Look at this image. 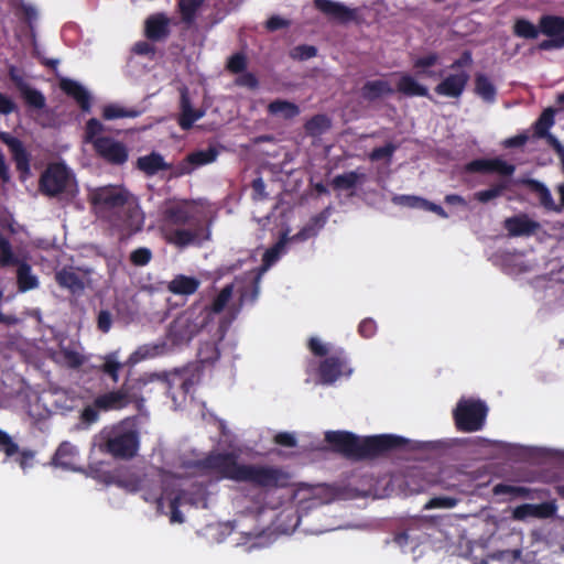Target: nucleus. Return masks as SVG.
Here are the masks:
<instances>
[{
    "mask_svg": "<svg viewBox=\"0 0 564 564\" xmlns=\"http://www.w3.org/2000/svg\"><path fill=\"white\" fill-rule=\"evenodd\" d=\"M91 271L89 269L63 267L55 272L54 279L61 289L67 290L74 296L84 294Z\"/></svg>",
    "mask_w": 564,
    "mask_h": 564,
    "instance_id": "nucleus-13",
    "label": "nucleus"
},
{
    "mask_svg": "<svg viewBox=\"0 0 564 564\" xmlns=\"http://www.w3.org/2000/svg\"><path fill=\"white\" fill-rule=\"evenodd\" d=\"M395 150H397V145H394L393 143H387L383 147L375 148L370 152L369 158L371 161H380L383 159H390L393 155V153L395 152Z\"/></svg>",
    "mask_w": 564,
    "mask_h": 564,
    "instance_id": "nucleus-54",
    "label": "nucleus"
},
{
    "mask_svg": "<svg viewBox=\"0 0 564 564\" xmlns=\"http://www.w3.org/2000/svg\"><path fill=\"white\" fill-rule=\"evenodd\" d=\"M200 281L194 276L177 274L167 284V290L176 295H192L197 292Z\"/></svg>",
    "mask_w": 564,
    "mask_h": 564,
    "instance_id": "nucleus-33",
    "label": "nucleus"
},
{
    "mask_svg": "<svg viewBox=\"0 0 564 564\" xmlns=\"http://www.w3.org/2000/svg\"><path fill=\"white\" fill-rule=\"evenodd\" d=\"M475 93L486 102H494L497 89L485 74H477L475 77Z\"/></svg>",
    "mask_w": 564,
    "mask_h": 564,
    "instance_id": "nucleus-40",
    "label": "nucleus"
},
{
    "mask_svg": "<svg viewBox=\"0 0 564 564\" xmlns=\"http://www.w3.org/2000/svg\"><path fill=\"white\" fill-rule=\"evenodd\" d=\"M88 200L96 216L106 220L122 236H131L142 229L143 215L137 199L123 187L107 185L94 188Z\"/></svg>",
    "mask_w": 564,
    "mask_h": 564,
    "instance_id": "nucleus-2",
    "label": "nucleus"
},
{
    "mask_svg": "<svg viewBox=\"0 0 564 564\" xmlns=\"http://www.w3.org/2000/svg\"><path fill=\"white\" fill-rule=\"evenodd\" d=\"M218 155L219 151L215 147L191 152L174 165L172 176L181 177L188 175L193 173L195 169L215 162Z\"/></svg>",
    "mask_w": 564,
    "mask_h": 564,
    "instance_id": "nucleus-15",
    "label": "nucleus"
},
{
    "mask_svg": "<svg viewBox=\"0 0 564 564\" xmlns=\"http://www.w3.org/2000/svg\"><path fill=\"white\" fill-rule=\"evenodd\" d=\"M143 384L142 380L126 378L119 388L101 393L90 404H86L79 414L80 423L88 427L98 422L100 412L118 411L131 404L141 406L144 397H140V388Z\"/></svg>",
    "mask_w": 564,
    "mask_h": 564,
    "instance_id": "nucleus-5",
    "label": "nucleus"
},
{
    "mask_svg": "<svg viewBox=\"0 0 564 564\" xmlns=\"http://www.w3.org/2000/svg\"><path fill=\"white\" fill-rule=\"evenodd\" d=\"M438 62V55L436 53H430L425 56L419 57L414 61L413 67L419 70L427 69Z\"/></svg>",
    "mask_w": 564,
    "mask_h": 564,
    "instance_id": "nucleus-60",
    "label": "nucleus"
},
{
    "mask_svg": "<svg viewBox=\"0 0 564 564\" xmlns=\"http://www.w3.org/2000/svg\"><path fill=\"white\" fill-rule=\"evenodd\" d=\"M235 452H209L196 460L195 467L202 476L216 481L246 482L256 488L274 489L289 484V475L280 467L258 464H240Z\"/></svg>",
    "mask_w": 564,
    "mask_h": 564,
    "instance_id": "nucleus-1",
    "label": "nucleus"
},
{
    "mask_svg": "<svg viewBox=\"0 0 564 564\" xmlns=\"http://www.w3.org/2000/svg\"><path fill=\"white\" fill-rule=\"evenodd\" d=\"M73 183L69 170L63 163H52L41 174L39 188L43 195L56 197L68 192Z\"/></svg>",
    "mask_w": 564,
    "mask_h": 564,
    "instance_id": "nucleus-12",
    "label": "nucleus"
},
{
    "mask_svg": "<svg viewBox=\"0 0 564 564\" xmlns=\"http://www.w3.org/2000/svg\"><path fill=\"white\" fill-rule=\"evenodd\" d=\"M268 111L272 116H279L283 119H292L300 113L299 107L288 100L275 99L268 106Z\"/></svg>",
    "mask_w": 564,
    "mask_h": 564,
    "instance_id": "nucleus-39",
    "label": "nucleus"
},
{
    "mask_svg": "<svg viewBox=\"0 0 564 564\" xmlns=\"http://www.w3.org/2000/svg\"><path fill=\"white\" fill-rule=\"evenodd\" d=\"M10 78L19 90L25 105L33 109H43L46 105L45 96L36 88L31 87L22 76L10 70Z\"/></svg>",
    "mask_w": 564,
    "mask_h": 564,
    "instance_id": "nucleus-22",
    "label": "nucleus"
},
{
    "mask_svg": "<svg viewBox=\"0 0 564 564\" xmlns=\"http://www.w3.org/2000/svg\"><path fill=\"white\" fill-rule=\"evenodd\" d=\"M542 139H545L547 144L555 151V153L560 158L561 166L564 165V147L558 141V139L550 132L546 135H544Z\"/></svg>",
    "mask_w": 564,
    "mask_h": 564,
    "instance_id": "nucleus-64",
    "label": "nucleus"
},
{
    "mask_svg": "<svg viewBox=\"0 0 564 564\" xmlns=\"http://www.w3.org/2000/svg\"><path fill=\"white\" fill-rule=\"evenodd\" d=\"M106 128L96 118H90L85 126L84 140L93 145L98 158L111 165H122L128 161L129 152L124 143L111 137L102 135Z\"/></svg>",
    "mask_w": 564,
    "mask_h": 564,
    "instance_id": "nucleus-7",
    "label": "nucleus"
},
{
    "mask_svg": "<svg viewBox=\"0 0 564 564\" xmlns=\"http://www.w3.org/2000/svg\"><path fill=\"white\" fill-rule=\"evenodd\" d=\"M540 24L536 26L527 19L520 18L514 21L513 34L525 40H534L539 36Z\"/></svg>",
    "mask_w": 564,
    "mask_h": 564,
    "instance_id": "nucleus-42",
    "label": "nucleus"
},
{
    "mask_svg": "<svg viewBox=\"0 0 564 564\" xmlns=\"http://www.w3.org/2000/svg\"><path fill=\"white\" fill-rule=\"evenodd\" d=\"M492 494L495 496H503L508 495L510 500L522 498L528 500L542 499L544 496V490L542 489H532L523 486H513L508 484H497L492 488Z\"/></svg>",
    "mask_w": 564,
    "mask_h": 564,
    "instance_id": "nucleus-29",
    "label": "nucleus"
},
{
    "mask_svg": "<svg viewBox=\"0 0 564 564\" xmlns=\"http://www.w3.org/2000/svg\"><path fill=\"white\" fill-rule=\"evenodd\" d=\"M137 167L148 176H153L160 171H171L172 174L174 165L165 162L159 152H151L137 160Z\"/></svg>",
    "mask_w": 564,
    "mask_h": 564,
    "instance_id": "nucleus-31",
    "label": "nucleus"
},
{
    "mask_svg": "<svg viewBox=\"0 0 564 564\" xmlns=\"http://www.w3.org/2000/svg\"><path fill=\"white\" fill-rule=\"evenodd\" d=\"M290 24V20L281 18L280 15H272L267 20L265 29L270 32H275L278 30L289 28Z\"/></svg>",
    "mask_w": 564,
    "mask_h": 564,
    "instance_id": "nucleus-63",
    "label": "nucleus"
},
{
    "mask_svg": "<svg viewBox=\"0 0 564 564\" xmlns=\"http://www.w3.org/2000/svg\"><path fill=\"white\" fill-rule=\"evenodd\" d=\"M316 225H317V216L311 218V224L303 227L297 234L290 237V230L285 229L281 232L279 240L271 246L272 249L281 257L285 252V247L288 242L295 241L301 242L305 241L311 237H314L316 234Z\"/></svg>",
    "mask_w": 564,
    "mask_h": 564,
    "instance_id": "nucleus-28",
    "label": "nucleus"
},
{
    "mask_svg": "<svg viewBox=\"0 0 564 564\" xmlns=\"http://www.w3.org/2000/svg\"><path fill=\"white\" fill-rule=\"evenodd\" d=\"M139 115V110L127 109L118 104H109L102 108V118L105 120H115L119 118H135Z\"/></svg>",
    "mask_w": 564,
    "mask_h": 564,
    "instance_id": "nucleus-43",
    "label": "nucleus"
},
{
    "mask_svg": "<svg viewBox=\"0 0 564 564\" xmlns=\"http://www.w3.org/2000/svg\"><path fill=\"white\" fill-rule=\"evenodd\" d=\"M487 414L488 406L484 401L460 399L453 411V419L458 431L470 433L484 427Z\"/></svg>",
    "mask_w": 564,
    "mask_h": 564,
    "instance_id": "nucleus-10",
    "label": "nucleus"
},
{
    "mask_svg": "<svg viewBox=\"0 0 564 564\" xmlns=\"http://www.w3.org/2000/svg\"><path fill=\"white\" fill-rule=\"evenodd\" d=\"M134 380H142L144 384L140 388V397H143L144 392H151L152 389L147 390L148 386L156 384L160 390L165 394L171 395L173 399L175 394L174 388L177 387L184 395L188 394L195 384L198 382V376L195 373L188 375L187 371H175L172 375H159V373H143Z\"/></svg>",
    "mask_w": 564,
    "mask_h": 564,
    "instance_id": "nucleus-8",
    "label": "nucleus"
},
{
    "mask_svg": "<svg viewBox=\"0 0 564 564\" xmlns=\"http://www.w3.org/2000/svg\"><path fill=\"white\" fill-rule=\"evenodd\" d=\"M392 93L393 89L390 84L382 79L366 82L361 88L362 97L369 101L376 100L383 95H390Z\"/></svg>",
    "mask_w": 564,
    "mask_h": 564,
    "instance_id": "nucleus-37",
    "label": "nucleus"
},
{
    "mask_svg": "<svg viewBox=\"0 0 564 564\" xmlns=\"http://www.w3.org/2000/svg\"><path fill=\"white\" fill-rule=\"evenodd\" d=\"M469 78L467 70L449 74L435 86L434 91L440 96L459 98L466 89Z\"/></svg>",
    "mask_w": 564,
    "mask_h": 564,
    "instance_id": "nucleus-17",
    "label": "nucleus"
},
{
    "mask_svg": "<svg viewBox=\"0 0 564 564\" xmlns=\"http://www.w3.org/2000/svg\"><path fill=\"white\" fill-rule=\"evenodd\" d=\"M352 372L347 355L339 348L329 354L327 344L319 343V384L330 386Z\"/></svg>",
    "mask_w": 564,
    "mask_h": 564,
    "instance_id": "nucleus-9",
    "label": "nucleus"
},
{
    "mask_svg": "<svg viewBox=\"0 0 564 564\" xmlns=\"http://www.w3.org/2000/svg\"><path fill=\"white\" fill-rule=\"evenodd\" d=\"M505 228L512 237L529 236L534 234L540 224L530 219L527 215L512 216L505 220Z\"/></svg>",
    "mask_w": 564,
    "mask_h": 564,
    "instance_id": "nucleus-30",
    "label": "nucleus"
},
{
    "mask_svg": "<svg viewBox=\"0 0 564 564\" xmlns=\"http://www.w3.org/2000/svg\"><path fill=\"white\" fill-rule=\"evenodd\" d=\"M557 506L554 501H546L539 505L523 503L516 507L512 517L516 520H527L529 518L549 519L555 516Z\"/></svg>",
    "mask_w": 564,
    "mask_h": 564,
    "instance_id": "nucleus-19",
    "label": "nucleus"
},
{
    "mask_svg": "<svg viewBox=\"0 0 564 564\" xmlns=\"http://www.w3.org/2000/svg\"><path fill=\"white\" fill-rule=\"evenodd\" d=\"M12 8L15 11V15L23 22H25L29 26H32L33 22L37 19L36 9L30 4L20 0L18 2L12 3Z\"/></svg>",
    "mask_w": 564,
    "mask_h": 564,
    "instance_id": "nucleus-45",
    "label": "nucleus"
},
{
    "mask_svg": "<svg viewBox=\"0 0 564 564\" xmlns=\"http://www.w3.org/2000/svg\"><path fill=\"white\" fill-rule=\"evenodd\" d=\"M319 12L340 24H347L357 19L355 9L332 0H319Z\"/></svg>",
    "mask_w": 564,
    "mask_h": 564,
    "instance_id": "nucleus-24",
    "label": "nucleus"
},
{
    "mask_svg": "<svg viewBox=\"0 0 564 564\" xmlns=\"http://www.w3.org/2000/svg\"><path fill=\"white\" fill-rule=\"evenodd\" d=\"M59 88L77 102L82 111L89 112L91 110V96L78 82L70 78H62Z\"/></svg>",
    "mask_w": 564,
    "mask_h": 564,
    "instance_id": "nucleus-25",
    "label": "nucleus"
},
{
    "mask_svg": "<svg viewBox=\"0 0 564 564\" xmlns=\"http://www.w3.org/2000/svg\"><path fill=\"white\" fill-rule=\"evenodd\" d=\"M162 235L165 242L178 249L202 246L209 239L208 229L195 216L187 200L167 204L162 212Z\"/></svg>",
    "mask_w": 564,
    "mask_h": 564,
    "instance_id": "nucleus-4",
    "label": "nucleus"
},
{
    "mask_svg": "<svg viewBox=\"0 0 564 564\" xmlns=\"http://www.w3.org/2000/svg\"><path fill=\"white\" fill-rule=\"evenodd\" d=\"M251 198L253 202H260L268 198V193L265 192V184L262 177H257L251 182Z\"/></svg>",
    "mask_w": 564,
    "mask_h": 564,
    "instance_id": "nucleus-57",
    "label": "nucleus"
},
{
    "mask_svg": "<svg viewBox=\"0 0 564 564\" xmlns=\"http://www.w3.org/2000/svg\"><path fill=\"white\" fill-rule=\"evenodd\" d=\"M79 452L70 442L64 441L56 448L51 459V465L66 470H77L76 462Z\"/></svg>",
    "mask_w": 564,
    "mask_h": 564,
    "instance_id": "nucleus-26",
    "label": "nucleus"
},
{
    "mask_svg": "<svg viewBox=\"0 0 564 564\" xmlns=\"http://www.w3.org/2000/svg\"><path fill=\"white\" fill-rule=\"evenodd\" d=\"M392 202L405 207L423 209L425 198L414 195H397L392 198Z\"/></svg>",
    "mask_w": 564,
    "mask_h": 564,
    "instance_id": "nucleus-50",
    "label": "nucleus"
},
{
    "mask_svg": "<svg viewBox=\"0 0 564 564\" xmlns=\"http://www.w3.org/2000/svg\"><path fill=\"white\" fill-rule=\"evenodd\" d=\"M152 259V251L149 248L140 247L130 253V261L133 265L144 267Z\"/></svg>",
    "mask_w": 564,
    "mask_h": 564,
    "instance_id": "nucleus-51",
    "label": "nucleus"
},
{
    "mask_svg": "<svg viewBox=\"0 0 564 564\" xmlns=\"http://www.w3.org/2000/svg\"><path fill=\"white\" fill-rule=\"evenodd\" d=\"M234 293V284L225 285L218 295L214 299L210 305L206 306L203 314H208V322L210 321L212 314L221 313L227 306Z\"/></svg>",
    "mask_w": 564,
    "mask_h": 564,
    "instance_id": "nucleus-38",
    "label": "nucleus"
},
{
    "mask_svg": "<svg viewBox=\"0 0 564 564\" xmlns=\"http://www.w3.org/2000/svg\"><path fill=\"white\" fill-rule=\"evenodd\" d=\"M325 442L334 453L352 462L372 459L388 452L405 448L409 444V440L398 435L360 437L348 431H327Z\"/></svg>",
    "mask_w": 564,
    "mask_h": 564,
    "instance_id": "nucleus-3",
    "label": "nucleus"
},
{
    "mask_svg": "<svg viewBox=\"0 0 564 564\" xmlns=\"http://www.w3.org/2000/svg\"><path fill=\"white\" fill-rule=\"evenodd\" d=\"M556 110L553 108H546L542 111L540 117L533 124V135L538 139L543 138L550 132V129L554 126Z\"/></svg>",
    "mask_w": 564,
    "mask_h": 564,
    "instance_id": "nucleus-41",
    "label": "nucleus"
},
{
    "mask_svg": "<svg viewBox=\"0 0 564 564\" xmlns=\"http://www.w3.org/2000/svg\"><path fill=\"white\" fill-rule=\"evenodd\" d=\"M520 184L525 186L530 193L535 195V197L539 199L540 205L544 209L549 212L561 213L562 209L564 208L562 204H555L550 189L542 182L534 178H523L520 181Z\"/></svg>",
    "mask_w": 564,
    "mask_h": 564,
    "instance_id": "nucleus-23",
    "label": "nucleus"
},
{
    "mask_svg": "<svg viewBox=\"0 0 564 564\" xmlns=\"http://www.w3.org/2000/svg\"><path fill=\"white\" fill-rule=\"evenodd\" d=\"M458 500L453 497H434L430 499L424 509H436V508H453L457 505Z\"/></svg>",
    "mask_w": 564,
    "mask_h": 564,
    "instance_id": "nucleus-55",
    "label": "nucleus"
},
{
    "mask_svg": "<svg viewBox=\"0 0 564 564\" xmlns=\"http://www.w3.org/2000/svg\"><path fill=\"white\" fill-rule=\"evenodd\" d=\"M0 140L9 148L17 170L21 174L28 175L30 173V154L23 142L9 132H0Z\"/></svg>",
    "mask_w": 564,
    "mask_h": 564,
    "instance_id": "nucleus-18",
    "label": "nucleus"
},
{
    "mask_svg": "<svg viewBox=\"0 0 564 564\" xmlns=\"http://www.w3.org/2000/svg\"><path fill=\"white\" fill-rule=\"evenodd\" d=\"M317 54V48L313 45H297L295 47H293L290 52V56L293 58V59H297V61H306L308 58H312L314 56H316Z\"/></svg>",
    "mask_w": 564,
    "mask_h": 564,
    "instance_id": "nucleus-52",
    "label": "nucleus"
},
{
    "mask_svg": "<svg viewBox=\"0 0 564 564\" xmlns=\"http://www.w3.org/2000/svg\"><path fill=\"white\" fill-rule=\"evenodd\" d=\"M465 171L468 173H497L503 176H511L516 171V166L500 158L476 159L466 164Z\"/></svg>",
    "mask_w": 564,
    "mask_h": 564,
    "instance_id": "nucleus-16",
    "label": "nucleus"
},
{
    "mask_svg": "<svg viewBox=\"0 0 564 564\" xmlns=\"http://www.w3.org/2000/svg\"><path fill=\"white\" fill-rule=\"evenodd\" d=\"M261 278H262V274L256 272L251 280H250V284L245 286L241 291H240V301L241 302H251L253 303L258 296H259V293H260V283H261Z\"/></svg>",
    "mask_w": 564,
    "mask_h": 564,
    "instance_id": "nucleus-46",
    "label": "nucleus"
},
{
    "mask_svg": "<svg viewBox=\"0 0 564 564\" xmlns=\"http://www.w3.org/2000/svg\"><path fill=\"white\" fill-rule=\"evenodd\" d=\"M140 447V433L133 425L120 423L102 430L98 448L113 458L129 460L137 456Z\"/></svg>",
    "mask_w": 564,
    "mask_h": 564,
    "instance_id": "nucleus-6",
    "label": "nucleus"
},
{
    "mask_svg": "<svg viewBox=\"0 0 564 564\" xmlns=\"http://www.w3.org/2000/svg\"><path fill=\"white\" fill-rule=\"evenodd\" d=\"M359 180V175L356 172H348L341 175H337L333 180V185L337 189H351L354 188Z\"/></svg>",
    "mask_w": 564,
    "mask_h": 564,
    "instance_id": "nucleus-49",
    "label": "nucleus"
},
{
    "mask_svg": "<svg viewBox=\"0 0 564 564\" xmlns=\"http://www.w3.org/2000/svg\"><path fill=\"white\" fill-rule=\"evenodd\" d=\"M171 20L163 12L150 14L144 21V35L149 41L161 42L169 37Z\"/></svg>",
    "mask_w": 564,
    "mask_h": 564,
    "instance_id": "nucleus-20",
    "label": "nucleus"
},
{
    "mask_svg": "<svg viewBox=\"0 0 564 564\" xmlns=\"http://www.w3.org/2000/svg\"><path fill=\"white\" fill-rule=\"evenodd\" d=\"M181 113L177 119V123L182 130L187 131L193 128L194 122L204 116V111L194 109L187 91L184 90L181 94L180 100Z\"/></svg>",
    "mask_w": 564,
    "mask_h": 564,
    "instance_id": "nucleus-32",
    "label": "nucleus"
},
{
    "mask_svg": "<svg viewBox=\"0 0 564 564\" xmlns=\"http://www.w3.org/2000/svg\"><path fill=\"white\" fill-rule=\"evenodd\" d=\"M540 31L550 39L539 43L541 51L558 50L564 47V18L558 15H542L540 18Z\"/></svg>",
    "mask_w": 564,
    "mask_h": 564,
    "instance_id": "nucleus-14",
    "label": "nucleus"
},
{
    "mask_svg": "<svg viewBox=\"0 0 564 564\" xmlns=\"http://www.w3.org/2000/svg\"><path fill=\"white\" fill-rule=\"evenodd\" d=\"M247 67L246 56L241 53L231 55L227 62V68L234 74L242 73Z\"/></svg>",
    "mask_w": 564,
    "mask_h": 564,
    "instance_id": "nucleus-53",
    "label": "nucleus"
},
{
    "mask_svg": "<svg viewBox=\"0 0 564 564\" xmlns=\"http://www.w3.org/2000/svg\"><path fill=\"white\" fill-rule=\"evenodd\" d=\"M397 91L408 97H430L429 89L417 83L415 78L409 74L401 75L397 83Z\"/></svg>",
    "mask_w": 564,
    "mask_h": 564,
    "instance_id": "nucleus-34",
    "label": "nucleus"
},
{
    "mask_svg": "<svg viewBox=\"0 0 564 564\" xmlns=\"http://www.w3.org/2000/svg\"><path fill=\"white\" fill-rule=\"evenodd\" d=\"M204 0H178L177 11L181 14V21L189 29L196 21L197 12L203 6Z\"/></svg>",
    "mask_w": 564,
    "mask_h": 564,
    "instance_id": "nucleus-36",
    "label": "nucleus"
},
{
    "mask_svg": "<svg viewBox=\"0 0 564 564\" xmlns=\"http://www.w3.org/2000/svg\"><path fill=\"white\" fill-rule=\"evenodd\" d=\"M508 182L501 181L491 185L489 188L476 192L474 197L479 203L486 204L491 199H495L503 194L506 189H508Z\"/></svg>",
    "mask_w": 564,
    "mask_h": 564,
    "instance_id": "nucleus-44",
    "label": "nucleus"
},
{
    "mask_svg": "<svg viewBox=\"0 0 564 564\" xmlns=\"http://www.w3.org/2000/svg\"><path fill=\"white\" fill-rule=\"evenodd\" d=\"M17 284L20 292H28L39 286L40 282L36 275L32 273L29 263L21 261L17 270Z\"/></svg>",
    "mask_w": 564,
    "mask_h": 564,
    "instance_id": "nucleus-35",
    "label": "nucleus"
},
{
    "mask_svg": "<svg viewBox=\"0 0 564 564\" xmlns=\"http://www.w3.org/2000/svg\"><path fill=\"white\" fill-rule=\"evenodd\" d=\"M18 452V443L6 431L0 429V453L4 454L6 460L12 459Z\"/></svg>",
    "mask_w": 564,
    "mask_h": 564,
    "instance_id": "nucleus-48",
    "label": "nucleus"
},
{
    "mask_svg": "<svg viewBox=\"0 0 564 564\" xmlns=\"http://www.w3.org/2000/svg\"><path fill=\"white\" fill-rule=\"evenodd\" d=\"M126 362L120 361L119 351H110L101 357V364L96 366L97 373H100L101 378L109 379L115 386L119 382L120 372L123 369Z\"/></svg>",
    "mask_w": 564,
    "mask_h": 564,
    "instance_id": "nucleus-27",
    "label": "nucleus"
},
{
    "mask_svg": "<svg viewBox=\"0 0 564 564\" xmlns=\"http://www.w3.org/2000/svg\"><path fill=\"white\" fill-rule=\"evenodd\" d=\"M21 261L13 253L10 241L7 238L0 237V265L11 267L18 265Z\"/></svg>",
    "mask_w": 564,
    "mask_h": 564,
    "instance_id": "nucleus-47",
    "label": "nucleus"
},
{
    "mask_svg": "<svg viewBox=\"0 0 564 564\" xmlns=\"http://www.w3.org/2000/svg\"><path fill=\"white\" fill-rule=\"evenodd\" d=\"M358 333L364 338H371L377 333V323L370 318H364L358 325Z\"/></svg>",
    "mask_w": 564,
    "mask_h": 564,
    "instance_id": "nucleus-58",
    "label": "nucleus"
},
{
    "mask_svg": "<svg viewBox=\"0 0 564 564\" xmlns=\"http://www.w3.org/2000/svg\"><path fill=\"white\" fill-rule=\"evenodd\" d=\"M473 64V55H471V52L466 50L464 51L460 56L455 59L449 66L448 68L452 69V70H455V72H460V70H464L463 68L465 67H470Z\"/></svg>",
    "mask_w": 564,
    "mask_h": 564,
    "instance_id": "nucleus-59",
    "label": "nucleus"
},
{
    "mask_svg": "<svg viewBox=\"0 0 564 564\" xmlns=\"http://www.w3.org/2000/svg\"><path fill=\"white\" fill-rule=\"evenodd\" d=\"M280 256L275 252L271 247L265 250L262 257V264L258 269V273L263 274L267 270H269L278 260Z\"/></svg>",
    "mask_w": 564,
    "mask_h": 564,
    "instance_id": "nucleus-61",
    "label": "nucleus"
},
{
    "mask_svg": "<svg viewBox=\"0 0 564 564\" xmlns=\"http://www.w3.org/2000/svg\"><path fill=\"white\" fill-rule=\"evenodd\" d=\"M112 326V315L107 310H101L97 316V328L101 333L106 334L110 330Z\"/></svg>",
    "mask_w": 564,
    "mask_h": 564,
    "instance_id": "nucleus-62",
    "label": "nucleus"
},
{
    "mask_svg": "<svg viewBox=\"0 0 564 564\" xmlns=\"http://www.w3.org/2000/svg\"><path fill=\"white\" fill-rule=\"evenodd\" d=\"M208 324V314L185 311L169 327V337L173 344L189 343Z\"/></svg>",
    "mask_w": 564,
    "mask_h": 564,
    "instance_id": "nucleus-11",
    "label": "nucleus"
},
{
    "mask_svg": "<svg viewBox=\"0 0 564 564\" xmlns=\"http://www.w3.org/2000/svg\"><path fill=\"white\" fill-rule=\"evenodd\" d=\"M425 524L420 521H414L409 524L404 530L395 533L393 541L402 550L410 549L414 551L417 546L426 540V533L423 531Z\"/></svg>",
    "mask_w": 564,
    "mask_h": 564,
    "instance_id": "nucleus-21",
    "label": "nucleus"
},
{
    "mask_svg": "<svg viewBox=\"0 0 564 564\" xmlns=\"http://www.w3.org/2000/svg\"><path fill=\"white\" fill-rule=\"evenodd\" d=\"M34 452L31 449H20L15 454L14 462L18 463V465L25 471L28 468H30L34 460Z\"/></svg>",
    "mask_w": 564,
    "mask_h": 564,
    "instance_id": "nucleus-56",
    "label": "nucleus"
}]
</instances>
